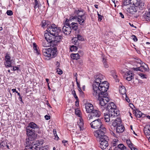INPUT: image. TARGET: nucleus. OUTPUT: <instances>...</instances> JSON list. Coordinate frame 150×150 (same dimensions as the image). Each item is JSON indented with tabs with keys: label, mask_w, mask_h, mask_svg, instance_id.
Returning a JSON list of instances; mask_svg holds the SVG:
<instances>
[{
	"label": "nucleus",
	"mask_w": 150,
	"mask_h": 150,
	"mask_svg": "<svg viewBox=\"0 0 150 150\" xmlns=\"http://www.w3.org/2000/svg\"><path fill=\"white\" fill-rule=\"evenodd\" d=\"M68 19H66L64 25L62 28V33L63 32L64 34L67 35H69L72 31L70 27L67 26V24H68Z\"/></svg>",
	"instance_id": "10"
},
{
	"label": "nucleus",
	"mask_w": 150,
	"mask_h": 150,
	"mask_svg": "<svg viewBox=\"0 0 150 150\" xmlns=\"http://www.w3.org/2000/svg\"><path fill=\"white\" fill-rule=\"evenodd\" d=\"M80 111L79 109H76L75 110V114L78 115L79 117H80Z\"/></svg>",
	"instance_id": "47"
},
{
	"label": "nucleus",
	"mask_w": 150,
	"mask_h": 150,
	"mask_svg": "<svg viewBox=\"0 0 150 150\" xmlns=\"http://www.w3.org/2000/svg\"><path fill=\"white\" fill-rule=\"evenodd\" d=\"M98 140L100 142V147L102 149H105L108 146V141L109 140L108 137L105 135L102 137H100Z\"/></svg>",
	"instance_id": "4"
},
{
	"label": "nucleus",
	"mask_w": 150,
	"mask_h": 150,
	"mask_svg": "<svg viewBox=\"0 0 150 150\" xmlns=\"http://www.w3.org/2000/svg\"><path fill=\"white\" fill-rule=\"evenodd\" d=\"M60 63L58 62H57L56 63V65L57 66V68L60 67Z\"/></svg>",
	"instance_id": "58"
},
{
	"label": "nucleus",
	"mask_w": 150,
	"mask_h": 150,
	"mask_svg": "<svg viewBox=\"0 0 150 150\" xmlns=\"http://www.w3.org/2000/svg\"><path fill=\"white\" fill-rule=\"evenodd\" d=\"M104 117L105 120L106 122H109L111 119V120H113V119H112L113 117L111 116V114L108 112L106 113H104Z\"/></svg>",
	"instance_id": "20"
},
{
	"label": "nucleus",
	"mask_w": 150,
	"mask_h": 150,
	"mask_svg": "<svg viewBox=\"0 0 150 150\" xmlns=\"http://www.w3.org/2000/svg\"><path fill=\"white\" fill-rule=\"evenodd\" d=\"M6 13L9 16H12L13 14L12 11L10 10H7L6 12Z\"/></svg>",
	"instance_id": "50"
},
{
	"label": "nucleus",
	"mask_w": 150,
	"mask_h": 150,
	"mask_svg": "<svg viewBox=\"0 0 150 150\" xmlns=\"http://www.w3.org/2000/svg\"><path fill=\"white\" fill-rule=\"evenodd\" d=\"M83 125V122H80L79 123L78 125V129H79L80 131L83 130L84 129Z\"/></svg>",
	"instance_id": "37"
},
{
	"label": "nucleus",
	"mask_w": 150,
	"mask_h": 150,
	"mask_svg": "<svg viewBox=\"0 0 150 150\" xmlns=\"http://www.w3.org/2000/svg\"><path fill=\"white\" fill-rule=\"evenodd\" d=\"M33 49L34 51V52L37 54L38 55L40 54L39 50V48L38 47L36 44L34 42L33 43Z\"/></svg>",
	"instance_id": "31"
},
{
	"label": "nucleus",
	"mask_w": 150,
	"mask_h": 150,
	"mask_svg": "<svg viewBox=\"0 0 150 150\" xmlns=\"http://www.w3.org/2000/svg\"><path fill=\"white\" fill-rule=\"evenodd\" d=\"M50 22L48 21L43 20L42 22V26L43 28L47 27V29L50 27L52 26L54 24L51 25Z\"/></svg>",
	"instance_id": "21"
},
{
	"label": "nucleus",
	"mask_w": 150,
	"mask_h": 150,
	"mask_svg": "<svg viewBox=\"0 0 150 150\" xmlns=\"http://www.w3.org/2000/svg\"><path fill=\"white\" fill-rule=\"evenodd\" d=\"M76 38L79 40L83 41L84 39L83 36L79 34L77 35V37Z\"/></svg>",
	"instance_id": "45"
},
{
	"label": "nucleus",
	"mask_w": 150,
	"mask_h": 150,
	"mask_svg": "<svg viewBox=\"0 0 150 150\" xmlns=\"http://www.w3.org/2000/svg\"><path fill=\"white\" fill-rule=\"evenodd\" d=\"M51 51L50 53L48 55V57H49V59L51 58H54L57 56V49L55 47L53 48V49H51Z\"/></svg>",
	"instance_id": "19"
},
{
	"label": "nucleus",
	"mask_w": 150,
	"mask_h": 150,
	"mask_svg": "<svg viewBox=\"0 0 150 150\" xmlns=\"http://www.w3.org/2000/svg\"><path fill=\"white\" fill-rule=\"evenodd\" d=\"M51 43L49 42L47 40H44L42 43V45L43 46L45 47H47L50 46L51 45L50 44Z\"/></svg>",
	"instance_id": "33"
},
{
	"label": "nucleus",
	"mask_w": 150,
	"mask_h": 150,
	"mask_svg": "<svg viewBox=\"0 0 150 150\" xmlns=\"http://www.w3.org/2000/svg\"><path fill=\"white\" fill-rule=\"evenodd\" d=\"M110 134L112 136H113L117 138V136L112 131H110Z\"/></svg>",
	"instance_id": "55"
},
{
	"label": "nucleus",
	"mask_w": 150,
	"mask_h": 150,
	"mask_svg": "<svg viewBox=\"0 0 150 150\" xmlns=\"http://www.w3.org/2000/svg\"><path fill=\"white\" fill-rule=\"evenodd\" d=\"M126 143L128 147L130 149L133 147L134 145L131 143L129 139L127 140L126 141Z\"/></svg>",
	"instance_id": "38"
},
{
	"label": "nucleus",
	"mask_w": 150,
	"mask_h": 150,
	"mask_svg": "<svg viewBox=\"0 0 150 150\" xmlns=\"http://www.w3.org/2000/svg\"><path fill=\"white\" fill-rule=\"evenodd\" d=\"M77 18V16H72L70 17L69 19H68L69 22H70V23H71V21L72 20H74V19H76Z\"/></svg>",
	"instance_id": "48"
},
{
	"label": "nucleus",
	"mask_w": 150,
	"mask_h": 150,
	"mask_svg": "<svg viewBox=\"0 0 150 150\" xmlns=\"http://www.w3.org/2000/svg\"><path fill=\"white\" fill-rule=\"evenodd\" d=\"M45 118L46 120H48L50 119V116L46 115L45 116Z\"/></svg>",
	"instance_id": "57"
},
{
	"label": "nucleus",
	"mask_w": 150,
	"mask_h": 150,
	"mask_svg": "<svg viewBox=\"0 0 150 150\" xmlns=\"http://www.w3.org/2000/svg\"><path fill=\"white\" fill-rule=\"evenodd\" d=\"M5 61L6 64H5L6 67H12L11 60V57L9 54L7 53L5 56Z\"/></svg>",
	"instance_id": "12"
},
{
	"label": "nucleus",
	"mask_w": 150,
	"mask_h": 150,
	"mask_svg": "<svg viewBox=\"0 0 150 150\" xmlns=\"http://www.w3.org/2000/svg\"><path fill=\"white\" fill-rule=\"evenodd\" d=\"M73 96L76 100H79L78 98V97L77 96H76V94H74L73 95Z\"/></svg>",
	"instance_id": "61"
},
{
	"label": "nucleus",
	"mask_w": 150,
	"mask_h": 150,
	"mask_svg": "<svg viewBox=\"0 0 150 150\" xmlns=\"http://www.w3.org/2000/svg\"><path fill=\"white\" fill-rule=\"evenodd\" d=\"M133 63L132 64L133 65H135L136 66H139V64L140 65H143V62L142 61L137 57L134 58H133Z\"/></svg>",
	"instance_id": "17"
},
{
	"label": "nucleus",
	"mask_w": 150,
	"mask_h": 150,
	"mask_svg": "<svg viewBox=\"0 0 150 150\" xmlns=\"http://www.w3.org/2000/svg\"><path fill=\"white\" fill-rule=\"evenodd\" d=\"M134 74L131 71H129L127 72V74L124 76V77L128 81L131 80L134 78Z\"/></svg>",
	"instance_id": "18"
},
{
	"label": "nucleus",
	"mask_w": 150,
	"mask_h": 150,
	"mask_svg": "<svg viewBox=\"0 0 150 150\" xmlns=\"http://www.w3.org/2000/svg\"><path fill=\"white\" fill-rule=\"evenodd\" d=\"M19 68L18 67L13 66V68L12 70L14 71H16V70L18 71V70H19Z\"/></svg>",
	"instance_id": "54"
},
{
	"label": "nucleus",
	"mask_w": 150,
	"mask_h": 150,
	"mask_svg": "<svg viewBox=\"0 0 150 150\" xmlns=\"http://www.w3.org/2000/svg\"><path fill=\"white\" fill-rule=\"evenodd\" d=\"M26 134L28 137V140L30 141H33L35 139L38 134L36 133V131L26 127Z\"/></svg>",
	"instance_id": "5"
},
{
	"label": "nucleus",
	"mask_w": 150,
	"mask_h": 150,
	"mask_svg": "<svg viewBox=\"0 0 150 150\" xmlns=\"http://www.w3.org/2000/svg\"><path fill=\"white\" fill-rule=\"evenodd\" d=\"M113 150H126V147L122 144H119L117 146H115Z\"/></svg>",
	"instance_id": "25"
},
{
	"label": "nucleus",
	"mask_w": 150,
	"mask_h": 150,
	"mask_svg": "<svg viewBox=\"0 0 150 150\" xmlns=\"http://www.w3.org/2000/svg\"><path fill=\"white\" fill-rule=\"evenodd\" d=\"M133 70L134 71H140V67H137L136 68H133Z\"/></svg>",
	"instance_id": "56"
},
{
	"label": "nucleus",
	"mask_w": 150,
	"mask_h": 150,
	"mask_svg": "<svg viewBox=\"0 0 150 150\" xmlns=\"http://www.w3.org/2000/svg\"><path fill=\"white\" fill-rule=\"evenodd\" d=\"M137 8L136 6H131L129 8H127V11L128 13H134L137 12Z\"/></svg>",
	"instance_id": "24"
},
{
	"label": "nucleus",
	"mask_w": 150,
	"mask_h": 150,
	"mask_svg": "<svg viewBox=\"0 0 150 150\" xmlns=\"http://www.w3.org/2000/svg\"><path fill=\"white\" fill-rule=\"evenodd\" d=\"M74 13L76 15L77 21L81 25L84 26L86 20V15L84 13V10L82 9H76Z\"/></svg>",
	"instance_id": "3"
},
{
	"label": "nucleus",
	"mask_w": 150,
	"mask_h": 150,
	"mask_svg": "<svg viewBox=\"0 0 150 150\" xmlns=\"http://www.w3.org/2000/svg\"><path fill=\"white\" fill-rule=\"evenodd\" d=\"M143 17L146 21H150V8L149 9L148 12L146 13V15L143 16Z\"/></svg>",
	"instance_id": "32"
},
{
	"label": "nucleus",
	"mask_w": 150,
	"mask_h": 150,
	"mask_svg": "<svg viewBox=\"0 0 150 150\" xmlns=\"http://www.w3.org/2000/svg\"><path fill=\"white\" fill-rule=\"evenodd\" d=\"M57 72L58 73V74L61 75L63 73L62 71L59 68H57Z\"/></svg>",
	"instance_id": "49"
},
{
	"label": "nucleus",
	"mask_w": 150,
	"mask_h": 150,
	"mask_svg": "<svg viewBox=\"0 0 150 150\" xmlns=\"http://www.w3.org/2000/svg\"><path fill=\"white\" fill-rule=\"evenodd\" d=\"M18 99L20 102H21L22 103H23L22 100V98L21 96L19 97V98H18Z\"/></svg>",
	"instance_id": "62"
},
{
	"label": "nucleus",
	"mask_w": 150,
	"mask_h": 150,
	"mask_svg": "<svg viewBox=\"0 0 150 150\" xmlns=\"http://www.w3.org/2000/svg\"><path fill=\"white\" fill-rule=\"evenodd\" d=\"M48 33H45L44 34L46 40H47L49 42L53 44L55 35H58L62 33L61 29L56 26L55 25L50 27L47 30Z\"/></svg>",
	"instance_id": "2"
},
{
	"label": "nucleus",
	"mask_w": 150,
	"mask_h": 150,
	"mask_svg": "<svg viewBox=\"0 0 150 150\" xmlns=\"http://www.w3.org/2000/svg\"><path fill=\"white\" fill-rule=\"evenodd\" d=\"M119 14L120 15V16L121 17V18H124V16L123 15V14L121 12H120L119 13Z\"/></svg>",
	"instance_id": "60"
},
{
	"label": "nucleus",
	"mask_w": 150,
	"mask_h": 150,
	"mask_svg": "<svg viewBox=\"0 0 150 150\" xmlns=\"http://www.w3.org/2000/svg\"><path fill=\"white\" fill-rule=\"evenodd\" d=\"M144 132L146 135H150V125H147L144 128Z\"/></svg>",
	"instance_id": "30"
},
{
	"label": "nucleus",
	"mask_w": 150,
	"mask_h": 150,
	"mask_svg": "<svg viewBox=\"0 0 150 150\" xmlns=\"http://www.w3.org/2000/svg\"><path fill=\"white\" fill-rule=\"evenodd\" d=\"M103 61L105 67L108 68V65L107 64L106 59L104 58H103Z\"/></svg>",
	"instance_id": "44"
},
{
	"label": "nucleus",
	"mask_w": 150,
	"mask_h": 150,
	"mask_svg": "<svg viewBox=\"0 0 150 150\" xmlns=\"http://www.w3.org/2000/svg\"><path fill=\"white\" fill-rule=\"evenodd\" d=\"M85 108L87 113H91L94 109L93 105L89 103H86L85 104Z\"/></svg>",
	"instance_id": "15"
},
{
	"label": "nucleus",
	"mask_w": 150,
	"mask_h": 150,
	"mask_svg": "<svg viewBox=\"0 0 150 150\" xmlns=\"http://www.w3.org/2000/svg\"><path fill=\"white\" fill-rule=\"evenodd\" d=\"M71 57L74 59H78L79 58V55L78 53L73 54L71 55Z\"/></svg>",
	"instance_id": "36"
},
{
	"label": "nucleus",
	"mask_w": 150,
	"mask_h": 150,
	"mask_svg": "<svg viewBox=\"0 0 150 150\" xmlns=\"http://www.w3.org/2000/svg\"><path fill=\"white\" fill-rule=\"evenodd\" d=\"M106 130V129L104 127H102L101 128L98 129V130L94 132V135L98 139L100 137H102L105 135Z\"/></svg>",
	"instance_id": "7"
},
{
	"label": "nucleus",
	"mask_w": 150,
	"mask_h": 150,
	"mask_svg": "<svg viewBox=\"0 0 150 150\" xmlns=\"http://www.w3.org/2000/svg\"><path fill=\"white\" fill-rule=\"evenodd\" d=\"M51 48H44L42 50V52L43 55L48 57V55L51 52Z\"/></svg>",
	"instance_id": "28"
},
{
	"label": "nucleus",
	"mask_w": 150,
	"mask_h": 150,
	"mask_svg": "<svg viewBox=\"0 0 150 150\" xmlns=\"http://www.w3.org/2000/svg\"><path fill=\"white\" fill-rule=\"evenodd\" d=\"M68 24L67 25V26H70L71 30L73 31H76L78 29V23H77L71 22L70 23L69 21L68 22Z\"/></svg>",
	"instance_id": "13"
},
{
	"label": "nucleus",
	"mask_w": 150,
	"mask_h": 150,
	"mask_svg": "<svg viewBox=\"0 0 150 150\" xmlns=\"http://www.w3.org/2000/svg\"><path fill=\"white\" fill-rule=\"evenodd\" d=\"M78 40L77 39V38L76 37H75L74 38H73L72 40V41L73 43L75 45H78Z\"/></svg>",
	"instance_id": "39"
},
{
	"label": "nucleus",
	"mask_w": 150,
	"mask_h": 150,
	"mask_svg": "<svg viewBox=\"0 0 150 150\" xmlns=\"http://www.w3.org/2000/svg\"><path fill=\"white\" fill-rule=\"evenodd\" d=\"M101 115L100 111L98 110L94 109L93 111L88 114L87 118L88 120L94 118L95 117H98Z\"/></svg>",
	"instance_id": "8"
},
{
	"label": "nucleus",
	"mask_w": 150,
	"mask_h": 150,
	"mask_svg": "<svg viewBox=\"0 0 150 150\" xmlns=\"http://www.w3.org/2000/svg\"><path fill=\"white\" fill-rule=\"evenodd\" d=\"M133 113L135 114V115L137 117L140 118L142 116V115L144 116V114H142V112L137 109H136L133 111Z\"/></svg>",
	"instance_id": "29"
},
{
	"label": "nucleus",
	"mask_w": 150,
	"mask_h": 150,
	"mask_svg": "<svg viewBox=\"0 0 150 150\" xmlns=\"http://www.w3.org/2000/svg\"><path fill=\"white\" fill-rule=\"evenodd\" d=\"M34 1V8L35 9L39 8V4L37 0H35Z\"/></svg>",
	"instance_id": "40"
},
{
	"label": "nucleus",
	"mask_w": 150,
	"mask_h": 150,
	"mask_svg": "<svg viewBox=\"0 0 150 150\" xmlns=\"http://www.w3.org/2000/svg\"><path fill=\"white\" fill-rule=\"evenodd\" d=\"M118 140L117 139H114L112 142H111V147H114V146L118 145Z\"/></svg>",
	"instance_id": "34"
},
{
	"label": "nucleus",
	"mask_w": 150,
	"mask_h": 150,
	"mask_svg": "<svg viewBox=\"0 0 150 150\" xmlns=\"http://www.w3.org/2000/svg\"><path fill=\"white\" fill-rule=\"evenodd\" d=\"M61 35L62 33H60L58 35H55L54 39V40L53 44V45H55L57 43L61 41L62 38Z\"/></svg>",
	"instance_id": "22"
},
{
	"label": "nucleus",
	"mask_w": 150,
	"mask_h": 150,
	"mask_svg": "<svg viewBox=\"0 0 150 150\" xmlns=\"http://www.w3.org/2000/svg\"><path fill=\"white\" fill-rule=\"evenodd\" d=\"M48 147L47 146L39 148V150H48Z\"/></svg>",
	"instance_id": "46"
},
{
	"label": "nucleus",
	"mask_w": 150,
	"mask_h": 150,
	"mask_svg": "<svg viewBox=\"0 0 150 150\" xmlns=\"http://www.w3.org/2000/svg\"><path fill=\"white\" fill-rule=\"evenodd\" d=\"M98 20L99 21H100L102 20V18L103 17V16L101 15L98 13Z\"/></svg>",
	"instance_id": "53"
},
{
	"label": "nucleus",
	"mask_w": 150,
	"mask_h": 150,
	"mask_svg": "<svg viewBox=\"0 0 150 150\" xmlns=\"http://www.w3.org/2000/svg\"><path fill=\"white\" fill-rule=\"evenodd\" d=\"M95 80L93 84L92 94L97 98L99 101L100 108L102 111L116 109L117 106L113 103L111 102L106 104L110 100L107 97V91L109 87L108 82L103 81L104 76L99 74L94 76Z\"/></svg>",
	"instance_id": "1"
},
{
	"label": "nucleus",
	"mask_w": 150,
	"mask_h": 150,
	"mask_svg": "<svg viewBox=\"0 0 150 150\" xmlns=\"http://www.w3.org/2000/svg\"><path fill=\"white\" fill-rule=\"evenodd\" d=\"M106 111L108 112L111 114V116L113 117H117L119 114V112L116 109H110L109 110H108Z\"/></svg>",
	"instance_id": "14"
},
{
	"label": "nucleus",
	"mask_w": 150,
	"mask_h": 150,
	"mask_svg": "<svg viewBox=\"0 0 150 150\" xmlns=\"http://www.w3.org/2000/svg\"><path fill=\"white\" fill-rule=\"evenodd\" d=\"M133 40L135 42H137L138 40V39L137 37L135 35H132L131 36Z\"/></svg>",
	"instance_id": "52"
},
{
	"label": "nucleus",
	"mask_w": 150,
	"mask_h": 150,
	"mask_svg": "<svg viewBox=\"0 0 150 150\" xmlns=\"http://www.w3.org/2000/svg\"><path fill=\"white\" fill-rule=\"evenodd\" d=\"M130 1L131 4L135 6H136L137 7L141 5L142 8H144V5H143V6H142V3H140L139 0H130Z\"/></svg>",
	"instance_id": "16"
},
{
	"label": "nucleus",
	"mask_w": 150,
	"mask_h": 150,
	"mask_svg": "<svg viewBox=\"0 0 150 150\" xmlns=\"http://www.w3.org/2000/svg\"><path fill=\"white\" fill-rule=\"evenodd\" d=\"M121 119L119 117L117 118L112 122V125L114 127H117L121 125Z\"/></svg>",
	"instance_id": "26"
},
{
	"label": "nucleus",
	"mask_w": 150,
	"mask_h": 150,
	"mask_svg": "<svg viewBox=\"0 0 150 150\" xmlns=\"http://www.w3.org/2000/svg\"><path fill=\"white\" fill-rule=\"evenodd\" d=\"M131 150H138L137 148L135 147V146H133V147L130 148Z\"/></svg>",
	"instance_id": "59"
},
{
	"label": "nucleus",
	"mask_w": 150,
	"mask_h": 150,
	"mask_svg": "<svg viewBox=\"0 0 150 150\" xmlns=\"http://www.w3.org/2000/svg\"><path fill=\"white\" fill-rule=\"evenodd\" d=\"M140 71L142 72H145L148 70L149 68L148 65L143 63V65H141L140 66Z\"/></svg>",
	"instance_id": "27"
},
{
	"label": "nucleus",
	"mask_w": 150,
	"mask_h": 150,
	"mask_svg": "<svg viewBox=\"0 0 150 150\" xmlns=\"http://www.w3.org/2000/svg\"><path fill=\"white\" fill-rule=\"evenodd\" d=\"M11 91L13 92H16V93H17V91H16V89H13L11 90Z\"/></svg>",
	"instance_id": "64"
},
{
	"label": "nucleus",
	"mask_w": 150,
	"mask_h": 150,
	"mask_svg": "<svg viewBox=\"0 0 150 150\" xmlns=\"http://www.w3.org/2000/svg\"><path fill=\"white\" fill-rule=\"evenodd\" d=\"M78 49L77 47L73 45L70 48V50L71 51H76Z\"/></svg>",
	"instance_id": "43"
},
{
	"label": "nucleus",
	"mask_w": 150,
	"mask_h": 150,
	"mask_svg": "<svg viewBox=\"0 0 150 150\" xmlns=\"http://www.w3.org/2000/svg\"><path fill=\"white\" fill-rule=\"evenodd\" d=\"M44 141L42 139H40L33 142L32 144V146L31 149L34 148L36 149L38 146L42 145L44 144Z\"/></svg>",
	"instance_id": "11"
},
{
	"label": "nucleus",
	"mask_w": 150,
	"mask_h": 150,
	"mask_svg": "<svg viewBox=\"0 0 150 150\" xmlns=\"http://www.w3.org/2000/svg\"><path fill=\"white\" fill-rule=\"evenodd\" d=\"M125 130V127L122 125V123L121 125H119L116 127V130L117 133H121L124 132Z\"/></svg>",
	"instance_id": "23"
},
{
	"label": "nucleus",
	"mask_w": 150,
	"mask_h": 150,
	"mask_svg": "<svg viewBox=\"0 0 150 150\" xmlns=\"http://www.w3.org/2000/svg\"><path fill=\"white\" fill-rule=\"evenodd\" d=\"M76 106H78L79 105V100H76Z\"/></svg>",
	"instance_id": "63"
},
{
	"label": "nucleus",
	"mask_w": 150,
	"mask_h": 150,
	"mask_svg": "<svg viewBox=\"0 0 150 150\" xmlns=\"http://www.w3.org/2000/svg\"><path fill=\"white\" fill-rule=\"evenodd\" d=\"M53 133L54 135L55 138H56L57 137V140L59 139V137L57 136V132L55 129H54L53 130Z\"/></svg>",
	"instance_id": "51"
},
{
	"label": "nucleus",
	"mask_w": 150,
	"mask_h": 150,
	"mask_svg": "<svg viewBox=\"0 0 150 150\" xmlns=\"http://www.w3.org/2000/svg\"><path fill=\"white\" fill-rule=\"evenodd\" d=\"M111 74L112 76L114 79H116L117 77V76L116 75L115 71L114 70H112L111 71Z\"/></svg>",
	"instance_id": "41"
},
{
	"label": "nucleus",
	"mask_w": 150,
	"mask_h": 150,
	"mask_svg": "<svg viewBox=\"0 0 150 150\" xmlns=\"http://www.w3.org/2000/svg\"><path fill=\"white\" fill-rule=\"evenodd\" d=\"M30 128V129L35 130L36 132L39 133L40 132V128L39 126L33 122H30L28 124V125L26 127Z\"/></svg>",
	"instance_id": "9"
},
{
	"label": "nucleus",
	"mask_w": 150,
	"mask_h": 150,
	"mask_svg": "<svg viewBox=\"0 0 150 150\" xmlns=\"http://www.w3.org/2000/svg\"><path fill=\"white\" fill-rule=\"evenodd\" d=\"M119 92L122 94H124L126 93V88L124 86H122L120 87Z\"/></svg>",
	"instance_id": "35"
},
{
	"label": "nucleus",
	"mask_w": 150,
	"mask_h": 150,
	"mask_svg": "<svg viewBox=\"0 0 150 150\" xmlns=\"http://www.w3.org/2000/svg\"><path fill=\"white\" fill-rule=\"evenodd\" d=\"M131 4V1L130 0H125L124 1L123 4L124 6H127L129 4Z\"/></svg>",
	"instance_id": "42"
},
{
	"label": "nucleus",
	"mask_w": 150,
	"mask_h": 150,
	"mask_svg": "<svg viewBox=\"0 0 150 150\" xmlns=\"http://www.w3.org/2000/svg\"><path fill=\"white\" fill-rule=\"evenodd\" d=\"M90 125L92 128L95 129H100L102 127H104L100 119L93 121L90 123Z\"/></svg>",
	"instance_id": "6"
}]
</instances>
